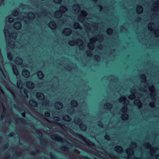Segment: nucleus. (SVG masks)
I'll return each instance as SVG.
<instances>
[{
  "label": "nucleus",
  "mask_w": 159,
  "mask_h": 159,
  "mask_svg": "<svg viewBox=\"0 0 159 159\" xmlns=\"http://www.w3.org/2000/svg\"><path fill=\"white\" fill-rule=\"evenodd\" d=\"M81 14L78 17V20L79 21L81 22L84 25V27L86 29V30H91L92 28L95 30H96L98 27V25L95 24L92 25L89 24L85 20V16L87 15V13L85 11H80Z\"/></svg>",
  "instance_id": "2"
},
{
  "label": "nucleus",
  "mask_w": 159,
  "mask_h": 159,
  "mask_svg": "<svg viewBox=\"0 0 159 159\" xmlns=\"http://www.w3.org/2000/svg\"><path fill=\"white\" fill-rule=\"evenodd\" d=\"M141 78L143 80V82L141 84V86L143 85V87H141V88L139 89V90L142 91L146 92L147 91V89L150 92V95L151 97L152 100L153 102L150 103V106L153 107H155V103L154 101H155L156 98V93L154 91V88L153 85H150L147 82H145V80L146 77L144 75H142L140 76Z\"/></svg>",
  "instance_id": "1"
},
{
  "label": "nucleus",
  "mask_w": 159,
  "mask_h": 159,
  "mask_svg": "<svg viewBox=\"0 0 159 159\" xmlns=\"http://www.w3.org/2000/svg\"><path fill=\"white\" fill-rule=\"evenodd\" d=\"M134 159H139L135 158H134Z\"/></svg>",
  "instance_id": "63"
},
{
  "label": "nucleus",
  "mask_w": 159,
  "mask_h": 159,
  "mask_svg": "<svg viewBox=\"0 0 159 159\" xmlns=\"http://www.w3.org/2000/svg\"><path fill=\"white\" fill-rule=\"evenodd\" d=\"M112 30L111 29H108L107 30V32L109 34H111L112 32Z\"/></svg>",
  "instance_id": "42"
},
{
  "label": "nucleus",
  "mask_w": 159,
  "mask_h": 159,
  "mask_svg": "<svg viewBox=\"0 0 159 159\" xmlns=\"http://www.w3.org/2000/svg\"><path fill=\"white\" fill-rule=\"evenodd\" d=\"M1 70V72H2V73L3 74L4 76L5 77L6 79H7V78L8 77V75H7V74L6 73H4V72L3 71H2L1 69H0Z\"/></svg>",
  "instance_id": "48"
},
{
  "label": "nucleus",
  "mask_w": 159,
  "mask_h": 159,
  "mask_svg": "<svg viewBox=\"0 0 159 159\" xmlns=\"http://www.w3.org/2000/svg\"><path fill=\"white\" fill-rule=\"evenodd\" d=\"M68 111L69 112L71 113H74V109L73 108H72V107H70V109H68Z\"/></svg>",
  "instance_id": "39"
},
{
  "label": "nucleus",
  "mask_w": 159,
  "mask_h": 159,
  "mask_svg": "<svg viewBox=\"0 0 159 159\" xmlns=\"http://www.w3.org/2000/svg\"><path fill=\"white\" fill-rule=\"evenodd\" d=\"M131 93L132 94L129 96V98L130 99H133L135 97V94H137L138 92H137L136 89H133L131 90ZM137 94H136L137 95Z\"/></svg>",
  "instance_id": "12"
},
{
  "label": "nucleus",
  "mask_w": 159,
  "mask_h": 159,
  "mask_svg": "<svg viewBox=\"0 0 159 159\" xmlns=\"http://www.w3.org/2000/svg\"><path fill=\"white\" fill-rule=\"evenodd\" d=\"M105 138L108 140H109L110 139V137L107 135H106L105 136Z\"/></svg>",
  "instance_id": "52"
},
{
  "label": "nucleus",
  "mask_w": 159,
  "mask_h": 159,
  "mask_svg": "<svg viewBox=\"0 0 159 159\" xmlns=\"http://www.w3.org/2000/svg\"><path fill=\"white\" fill-rule=\"evenodd\" d=\"M67 10V8L66 7L62 6L60 8L59 11H57L54 14L55 17L56 18H59L61 15L62 13H64Z\"/></svg>",
  "instance_id": "8"
},
{
  "label": "nucleus",
  "mask_w": 159,
  "mask_h": 159,
  "mask_svg": "<svg viewBox=\"0 0 159 159\" xmlns=\"http://www.w3.org/2000/svg\"><path fill=\"white\" fill-rule=\"evenodd\" d=\"M98 125L99 126L103 127L102 125L101 124V123H99Z\"/></svg>",
  "instance_id": "57"
},
{
  "label": "nucleus",
  "mask_w": 159,
  "mask_h": 159,
  "mask_svg": "<svg viewBox=\"0 0 159 159\" xmlns=\"http://www.w3.org/2000/svg\"><path fill=\"white\" fill-rule=\"evenodd\" d=\"M74 122L75 124L79 125L80 128L82 130L85 131L86 130L85 125L83 124L80 119L76 118L74 120Z\"/></svg>",
  "instance_id": "9"
},
{
  "label": "nucleus",
  "mask_w": 159,
  "mask_h": 159,
  "mask_svg": "<svg viewBox=\"0 0 159 159\" xmlns=\"http://www.w3.org/2000/svg\"><path fill=\"white\" fill-rule=\"evenodd\" d=\"M155 25L152 23H150L148 25V28L151 31L153 30L155 28Z\"/></svg>",
  "instance_id": "25"
},
{
  "label": "nucleus",
  "mask_w": 159,
  "mask_h": 159,
  "mask_svg": "<svg viewBox=\"0 0 159 159\" xmlns=\"http://www.w3.org/2000/svg\"><path fill=\"white\" fill-rule=\"evenodd\" d=\"M17 85L18 88L20 89V91L22 95L25 97H28L27 91L23 87V85L20 80H19L17 81Z\"/></svg>",
  "instance_id": "6"
},
{
  "label": "nucleus",
  "mask_w": 159,
  "mask_h": 159,
  "mask_svg": "<svg viewBox=\"0 0 159 159\" xmlns=\"http://www.w3.org/2000/svg\"><path fill=\"white\" fill-rule=\"evenodd\" d=\"M21 25L19 22H16L14 24V27L16 30H19L21 28Z\"/></svg>",
  "instance_id": "16"
},
{
  "label": "nucleus",
  "mask_w": 159,
  "mask_h": 159,
  "mask_svg": "<svg viewBox=\"0 0 159 159\" xmlns=\"http://www.w3.org/2000/svg\"><path fill=\"white\" fill-rule=\"evenodd\" d=\"M94 59L95 60L98 61L100 60V57L98 55H95L94 56Z\"/></svg>",
  "instance_id": "44"
},
{
  "label": "nucleus",
  "mask_w": 159,
  "mask_h": 159,
  "mask_svg": "<svg viewBox=\"0 0 159 159\" xmlns=\"http://www.w3.org/2000/svg\"><path fill=\"white\" fill-rule=\"evenodd\" d=\"M112 106L109 103H107L104 106V108L107 109H109L111 108Z\"/></svg>",
  "instance_id": "33"
},
{
  "label": "nucleus",
  "mask_w": 159,
  "mask_h": 159,
  "mask_svg": "<svg viewBox=\"0 0 159 159\" xmlns=\"http://www.w3.org/2000/svg\"><path fill=\"white\" fill-rule=\"evenodd\" d=\"M19 44H20L19 43ZM20 44H19L18 46L16 47V48H20Z\"/></svg>",
  "instance_id": "58"
},
{
  "label": "nucleus",
  "mask_w": 159,
  "mask_h": 159,
  "mask_svg": "<svg viewBox=\"0 0 159 159\" xmlns=\"http://www.w3.org/2000/svg\"><path fill=\"white\" fill-rule=\"evenodd\" d=\"M36 97L38 99L40 100H43L44 98V94L40 92H39L37 93Z\"/></svg>",
  "instance_id": "14"
},
{
  "label": "nucleus",
  "mask_w": 159,
  "mask_h": 159,
  "mask_svg": "<svg viewBox=\"0 0 159 159\" xmlns=\"http://www.w3.org/2000/svg\"><path fill=\"white\" fill-rule=\"evenodd\" d=\"M63 119L66 121H69L71 120V118L68 116H63Z\"/></svg>",
  "instance_id": "32"
},
{
  "label": "nucleus",
  "mask_w": 159,
  "mask_h": 159,
  "mask_svg": "<svg viewBox=\"0 0 159 159\" xmlns=\"http://www.w3.org/2000/svg\"><path fill=\"white\" fill-rule=\"evenodd\" d=\"M146 148L148 149L151 148V145L149 143H147L146 144Z\"/></svg>",
  "instance_id": "46"
},
{
  "label": "nucleus",
  "mask_w": 159,
  "mask_h": 159,
  "mask_svg": "<svg viewBox=\"0 0 159 159\" xmlns=\"http://www.w3.org/2000/svg\"><path fill=\"white\" fill-rule=\"evenodd\" d=\"M73 8L75 11L77 12H80V7L78 4L74 5L73 7Z\"/></svg>",
  "instance_id": "20"
},
{
  "label": "nucleus",
  "mask_w": 159,
  "mask_h": 159,
  "mask_svg": "<svg viewBox=\"0 0 159 159\" xmlns=\"http://www.w3.org/2000/svg\"><path fill=\"white\" fill-rule=\"evenodd\" d=\"M152 9L154 11H159V1H157L154 3Z\"/></svg>",
  "instance_id": "11"
},
{
  "label": "nucleus",
  "mask_w": 159,
  "mask_h": 159,
  "mask_svg": "<svg viewBox=\"0 0 159 159\" xmlns=\"http://www.w3.org/2000/svg\"><path fill=\"white\" fill-rule=\"evenodd\" d=\"M126 152L127 155H130L133 154L134 151L132 148H129L126 150Z\"/></svg>",
  "instance_id": "26"
},
{
  "label": "nucleus",
  "mask_w": 159,
  "mask_h": 159,
  "mask_svg": "<svg viewBox=\"0 0 159 159\" xmlns=\"http://www.w3.org/2000/svg\"><path fill=\"white\" fill-rule=\"evenodd\" d=\"M53 120H54L59 121V118L58 117H54L53 118Z\"/></svg>",
  "instance_id": "53"
},
{
  "label": "nucleus",
  "mask_w": 159,
  "mask_h": 159,
  "mask_svg": "<svg viewBox=\"0 0 159 159\" xmlns=\"http://www.w3.org/2000/svg\"><path fill=\"white\" fill-rule=\"evenodd\" d=\"M119 101L120 102H123L125 106V107L122 108L121 110L122 112L124 113L121 115V118L123 120H126L128 119V115L125 112H126L127 110V108L126 106L128 105L129 102L125 97H121L119 100Z\"/></svg>",
  "instance_id": "4"
},
{
  "label": "nucleus",
  "mask_w": 159,
  "mask_h": 159,
  "mask_svg": "<svg viewBox=\"0 0 159 159\" xmlns=\"http://www.w3.org/2000/svg\"><path fill=\"white\" fill-rule=\"evenodd\" d=\"M44 115L46 117H49V116L50 114L48 112H46L44 113Z\"/></svg>",
  "instance_id": "50"
},
{
  "label": "nucleus",
  "mask_w": 159,
  "mask_h": 159,
  "mask_svg": "<svg viewBox=\"0 0 159 159\" xmlns=\"http://www.w3.org/2000/svg\"><path fill=\"white\" fill-rule=\"evenodd\" d=\"M143 11L142 7L140 6H138L136 8V11L137 13L139 14L141 13Z\"/></svg>",
  "instance_id": "29"
},
{
  "label": "nucleus",
  "mask_w": 159,
  "mask_h": 159,
  "mask_svg": "<svg viewBox=\"0 0 159 159\" xmlns=\"http://www.w3.org/2000/svg\"><path fill=\"white\" fill-rule=\"evenodd\" d=\"M74 28L75 29L79 28L81 29V28L79 24L78 23H75L74 25Z\"/></svg>",
  "instance_id": "35"
},
{
  "label": "nucleus",
  "mask_w": 159,
  "mask_h": 159,
  "mask_svg": "<svg viewBox=\"0 0 159 159\" xmlns=\"http://www.w3.org/2000/svg\"><path fill=\"white\" fill-rule=\"evenodd\" d=\"M7 57L10 61H11L12 60V57L10 53H7Z\"/></svg>",
  "instance_id": "40"
},
{
  "label": "nucleus",
  "mask_w": 159,
  "mask_h": 159,
  "mask_svg": "<svg viewBox=\"0 0 159 159\" xmlns=\"http://www.w3.org/2000/svg\"><path fill=\"white\" fill-rule=\"evenodd\" d=\"M98 48L100 49H101L102 48V46L101 45H99L98 46Z\"/></svg>",
  "instance_id": "55"
},
{
  "label": "nucleus",
  "mask_w": 159,
  "mask_h": 159,
  "mask_svg": "<svg viewBox=\"0 0 159 159\" xmlns=\"http://www.w3.org/2000/svg\"><path fill=\"white\" fill-rule=\"evenodd\" d=\"M72 31L69 29L66 28L64 30L63 33L66 35H69L71 33Z\"/></svg>",
  "instance_id": "17"
},
{
  "label": "nucleus",
  "mask_w": 159,
  "mask_h": 159,
  "mask_svg": "<svg viewBox=\"0 0 159 159\" xmlns=\"http://www.w3.org/2000/svg\"><path fill=\"white\" fill-rule=\"evenodd\" d=\"M13 133H11L10 134V136H12L13 135Z\"/></svg>",
  "instance_id": "60"
},
{
  "label": "nucleus",
  "mask_w": 159,
  "mask_h": 159,
  "mask_svg": "<svg viewBox=\"0 0 159 159\" xmlns=\"http://www.w3.org/2000/svg\"><path fill=\"white\" fill-rule=\"evenodd\" d=\"M87 55L89 57H91L92 55V52L90 51H88L87 52Z\"/></svg>",
  "instance_id": "45"
},
{
  "label": "nucleus",
  "mask_w": 159,
  "mask_h": 159,
  "mask_svg": "<svg viewBox=\"0 0 159 159\" xmlns=\"http://www.w3.org/2000/svg\"><path fill=\"white\" fill-rule=\"evenodd\" d=\"M57 125L61 128V129H62L64 130H66L65 128H66V127L64 126V125H62L61 124H59V123H57Z\"/></svg>",
  "instance_id": "37"
},
{
  "label": "nucleus",
  "mask_w": 159,
  "mask_h": 159,
  "mask_svg": "<svg viewBox=\"0 0 159 159\" xmlns=\"http://www.w3.org/2000/svg\"><path fill=\"white\" fill-rule=\"evenodd\" d=\"M48 121L49 123L51 122L49 120H48Z\"/></svg>",
  "instance_id": "62"
},
{
  "label": "nucleus",
  "mask_w": 159,
  "mask_h": 159,
  "mask_svg": "<svg viewBox=\"0 0 159 159\" xmlns=\"http://www.w3.org/2000/svg\"><path fill=\"white\" fill-rule=\"evenodd\" d=\"M48 26L52 29H54L56 27V25L54 22L51 21L49 22Z\"/></svg>",
  "instance_id": "18"
},
{
  "label": "nucleus",
  "mask_w": 159,
  "mask_h": 159,
  "mask_svg": "<svg viewBox=\"0 0 159 159\" xmlns=\"http://www.w3.org/2000/svg\"><path fill=\"white\" fill-rule=\"evenodd\" d=\"M100 11H102V6H100Z\"/></svg>",
  "instance_id": "59"
},
{
  "label": "nucleus",
  "mask_w": 159,
  "mask_h": 159,
  "mask_svg": "<svg viewBox=\"0 0 159 159\" xmlns=\"http://www.w3.org/2000/svg\"><path fill=\"white\" fill-rule=\"evenodd\" d=\"M12 67L14 73L16 76H17L18 75V72L16 66L15 65H13L12 66Z\"/></svg>",
  "instance_id": "22"
},
{
  "label": "nucleus",
  "mask_w": 159,
  "mask_h": 159,
  "mask_svg": "<svg viewBox=\"0 0 159 159\" xmlns=\"http://www.w3.org/2000/svg\"><path fill=\"white\" fill-rule=\"evenodd\" d=\"M37 75L39 79H41L43 77V75L42 72L40 71L38 72L37 73Z\"/></svg>",
  "instance_id": "30"
},
{
  "label": "nucleus",
  "mask_w": 159,
  "mask_h": 159,
  "mask_svg": "<svg viewBox=\"0 0 159 159\" xmlns=\"http://www.w3.org/2000/svg\"><path fill=\"white\" fill-rule=\"evenodd\" d=\"M25 15L26 16H27V17L26 16H23L22 18H20V19L21 20L22 19L26 23L30 22V20L33 19L35 16H36V15L32 12H30L27 15L25 14Z\"/></svg>",
  "instance_id": "7"
},
{
  "label": "nucleus",
  "mask_w": 159,
  "mask_h": 159,
  "mask_svg": "<svg viewBox=\"0 0 159 159\" xmlns=\"http://www.w3.org/2000/svg\"><path fill=\"white\" fill-rule=\"evenodd\" d=\"M18 11L16 10H14L12 12V15L13 16H16L18 14Z\"/></svg>",
  "instance_id": "41"
},
{
  "label": "nucleus",
  "mask_w": 159,
  "mask_h": 159,
  "mask_svg": "<svg viewBox=\"0 0 159 159\" xmlns=\"http://www.w3.org/2000/svg\"><path fill=\"white\" fill-rule=\"evenodd\" d=\"M115 151L118 153L121 152L122 150V148L120 146H116V147L115 148Z\"/></svg>",
  "instance_id": "28"
},
{
  "label": "nucleus",
  "mask_w": 159,
  "mask_h": 159,
  "mask_svg": "<svg viewBox=\"0 0 159 159\" xmlns=\"http://www.w3.org/2000/svg\"><path fill=\"white\" fill-rule=\"evenodd\" d=\"M26 86L29 89H33L34 87V84L31 82L29 81L26 83Z\"/></svg>",
  "instance_id": "24"
},
{
  "label": "nucleus",
  "mask_w": 159,
  "mask_h": 159,
  "mask_svg": "<svg viewBox=\"0 0 159 159\" xmlns=\"http://www.w3.org/2000/svg\"><path fill=\"white\" fill-rule=\"evenodd\" d=\"M155 151H156V150L155 149H154V148L151 149L150 151V155L152 156H154Z\"/></svg>",
  "instance_id": "36"
},
{
  "label": "nucleus",
  "mask_w": 159,
  "mask_h": 159,
  "mask_svg": "<svg viewBox=\"0 0 159 159\" xmlns=\"http://www.w3.org/2000/svg\"><path fill=\"white\" fill-rule=\"evenodd\" d=\"M10 93H11V94H12V96H13V97H15V95L13 93V92L11 91V90H10Z\"/></svg>",
  "instance_id": "54"
},
{
  "label": "nucleus",
  "mask_w": 159,
  "mask_h": 159,
  "mask_svg": "<svg viewBox=\"0 0 159 159\" xmlns=\"http://www.w3.org/2000/svg\"><path fill=\"white\" fill-rule=\"evenodd\" d=\"M22 116H23V117H25V114L24 113H22Z\"/></svg>",
  "instance_id": "61"
},
{
  "label": "nucleus",
  "mask_w": 159,
  "mask_h": 159,
  "mask_svg": "<svg viewBox=\"0 0 159 159\" xmlns=\"http://www.w3.org/2000/svg\"><path fill=\"white\" fill-rule=\"evenodd\" d=\"M55 106L56 109H60L62 108V104L61 102H57L55 103Z\"/></svg>",
  "instance_id": "23"
},
{
  "label": "nucleus",
  "mask_w": 159,
  "mask_h": 159,
  "mask_svg": "<svg viewBox=\"0 0 159 159\" xmlns=\"http://www.w3.org/2000/svg\"><path fill=\"white\" fill-rule=\"evenodd\" d=\"M48 103H49V102L48 101H45L44 102H43V106H48Z\"/></svg>",
  "instance_id": "49"
},
{
  "label": "nucleus",
  "mask_w": 159,
  "mask_h": 159,
  "mask_svg": "<svg viewBox=\"0 0 159 159\" xmlns=\"http://www.w3.org/2000/svg\"><path fill=\"white\" fill-rule=\"evenodd\" d=\"M134 103L139 108L142 107V103L139 99H136L135 100L134 102Z\"/></svg>",
  "instance_id": "21"
},
{
  "label": "nucleus",
  "mask_w": 159,
  "mask_h": 159,
  "mask_svg": "<svg viewBox=\"0 0 159 159\" xmlns=\"http://www.w3.org/2000/svg\"><path fill=\"white\" fill-rule=\"evenodd\" d=\"M69 43L71 46H73L75 44H77L80 47V48L81 49V46L83 44V42L81 40L78 39L76 40V42L74 40L70 41L69 42Z\"/></svg>",
  "instance_id": "10"
},
{
  "label": "nucleus",
  "mask_w": 159,
  "mask_h": 159,
  "mask_svg": "<svg viewBox=\"0 0 159 159\" xmlns=\"http://www.w3.org/2000/svg\"><path fill=\"white\" fill-rule=\"evenodd\" d=\"M22 74L23 76L25 78L28 77L30 75V72L26 69H24L22 70Z\"/></svg>",
  "instance_id": "13"
},
{
  "label": "nucleus",
  "mask_w": 159,
  "mask_h": 159,
  "mask_svg": "<svg viewBox=\"0 0 159 159\" xmlns=\"http://www.w3.org/2000/svg\"><path fill=\"white\" fill-rule=\"evenodd\" d=\"M6 20H8L9 23H12L13 22L14 19L11 16H9L6 18Z\"/></svg>",
  "instance_id": "31"
},
{
  "label": "nucleus",
  "mask_w": 159,
  "mask_h": 159,
  "mask_svg": "<svg viewBox=\"0 0 159 159\" xmlns=\"http://www.w3.org/2000/svg\"><path fill=\"white\" fill-rule=\"evenodd\" d=\"M61 0H54V1L55 2L59 3L61 2Z\"/></svg>",
  "instance_id": "51"
},
{
  "label": "nucleus",
  "mask_w": 159,
  "mask_h": 159,
  "mask_svg": "<svg viewBox=\"0 0 159 159\" xmlns=\"http://www.w3.org/2000/svg\"><path fill=\"white\" fill-rule=\"evenodd\" d=\"M51 138L53 140L57 141H60L61 142L62 139L59 136L56 135H52L51 136Z\"/></svg>",
  "instance_id": "15"
},
{
  "label": "nucleus",
  "mask_w": 159,
  "mask_h": 159,
  "mask_svg": "<svg viewBox=\"0 0 159 159\" xmlns=\"http://www.w3.org/2000/svg\"><path fill=\"white\" fill-rule=\"evenodd\" d=\"M155 34L156 37L159 36V30H157L155 31Z\"/></svg>",
  "instance_id": "43"
},
{
  "label": "nucleus",
  "mask_w": 159,
  "mask_h": 159,
  "mask_svg": "<svg viewBox=\"0 0 159 159\" xmlns=\"http://www.w3.org/2000/svg\"><path fill=\"white\" fill-rule=\"evenodd\" d=\"M41 15H40L39 14H38V13L36 15L37 16V17H40V16H43V15L45 16H47V13L45 12V11H44V13H43V12H42L40 14Z\"/></svg>",
  "instance_id": "38"
},
{
  "label": "nucleus",
  "mask_w": 159,
  "mask_h": 159,
  "mask_svg": "<svg viewBox=\"0 0 159 159\" xmlns=\"http://www.w3.org/2000/svg\"><path fill=\"white\" fill-rule=\"evenodd\" d=\"M30 104L32 106L36 107L37 106L38 104L35 101L32 100H30L29 101Z\"/></svg>",
  "instance_id": "27"
},
{
  "label": "nucleus",
  "mask_w": 159,
  "mask_h": 159,
  "mask_svg": "<svg viewBox=\"0 0 159 159\" xmlns=\"http://www.w3.org/2000/svg\"><path fill=\"white\" fill-rule=\"evenodd\" d=\"M99 42L102 41L103 39V37L102 36L98 35L96 38L93 37L90 39V42L88 44V46L90 50H92L94 47V43L98 39Z\"/></svg>",
  "instance_id": "5"
},
{
  "label": "nucleus",
  "mask_w": 159,
  "mask_h": 159,
  "mask_svg": "<svg viewBox=\"0 0 159 159\" xmlns=\"http://www.w3.org/2000/svg\"><path fill=\"white\" fill-rule=\"evenodd\" d=\"M131 147L133 148H135L136 147V143L134 142L132 143Z\"/></svg>",
  "instance_id": "47"
},
{
  "label": "nucleus",
  "mask_w": 159,
  "mask_h": 159,
  "mask_svg": "<svg viewBox=\"0 0 159 159\" xmlns=\"http://www.w3.org/2000/svg\"><path fill=\"white\" fill-rule=\"evenodd\" d=\"M156 159H159V155H158L156 157Z\"/></svg>",
  "instance_id": "56"
},
{
  "label": "nucleus",
  "mask_w": 159,
  "mask_h": 159,
  "mask_svg": "<svg viewBox=\"0 0 159 159\" xmlns=\"http://www.w3.org/2000/svg\"><path fill=\"white\" fill-rule=\"evenodd\" d=\"M5 29L4 31L5 35L6 37V43L7 48H16V45L14 44V43L13 41L11 40L10 39L12 38L13 39H15L17 37V34L15 32H13L11 34H10L6 25L5 26Z\"/></svg>",
  "instance_id": "3"
},
{
  "label": "nucleus",
  "mask_w": 159,
  "mask_h": 159,
  "mask_svg": "<svg viewBox=\"0 0 159 159\" xmlns=\"http://www.w3.org/2000/svg\"><path fill=\"white\" fill-rule=\"evenodd\" d=\"M15 61L16 64L18 65L21 64L22 62V60L21 58L19 57H16L15 60Z\"/></svg>",
  "instance_id": "19"
},
{
  "label": "nucleus",
  "mask_w": 159,
  "mask_h": 159,
  "mask_svg": "<svg viewBox=\"0 0 159 159\" xmlns=\"http://www.w3.org/2000/svg\"><path fill=\"white\" fill-rule=\"evenodd\" d=\"M87 158L88 159V157H86V158H85L86 159H87Z\"/></svg>",
  "instance_id": "64"
},
{
  "label": "nucleus",
  "mask_w": 159,
  "mask_h": 159,
  "mask_svg": "<svg viewBox=\"0 0 159 159\" xmlns=\"http://www.w3.org/2000/svg\"><path fill=\"white\" fill-rule=\"evenodd\" d=\"M71 104L72 106L74 107H76L77 105V103L74 100L71 102Z\"/></svg>",
  "instance_id": "34"
}]
</instances>
